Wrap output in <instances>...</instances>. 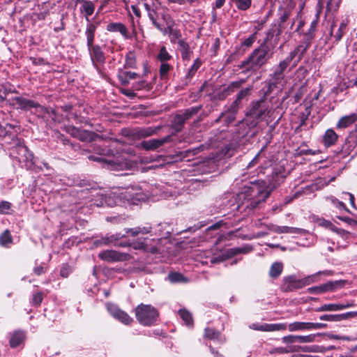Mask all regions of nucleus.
<instances>
[{
  "label": "nucleus",
  "mask_w": 357,
  "mask_h": 357,
  "mask_svg": "<svg viewBox=\"0 0 357 357\" xmlns=\"http://www.w3.org/2000/svg\"><path fill=\"white\" fill-rule=\"evenodd\" d=\"M271 56L272 53L270 52L268 46L262 44L241 63L240 68L255 71L263 66Z\"/></svg>",
  "instance_id": "1"
},
{
  "label": "nucleus",
  "mask_w": 357,
  "mask_h": 357,
  "mask_svg": "<svg viewBox=\"0 0 357 357\" xmlns=\"http://www.w3.org/2000/svg\"><path fill=\"white\" fill-rule=\"evenodd\" d=\"M270 194L264 181L257 183H252L250 186H245L243 191L238 195L239 199L251 200L252 203L257 204L264 201Z\"/></svg>",
  "instance_id": "2"
},
{
  "label": "nucleus",
  "mask_w": 357,
  "mask_h": 357,
  "mask_svg": "<svg viewBox=\"0 0 357 357\" xmlns=\"http://www.w3.org/2000/svg\"><path fill=\"white\" fill-rule=\"evenodd\" d=\"M138 321L144 326H151L156 321L158 312L150 305H139L135 310Z\"/></svg>",
  "instance_id": "3"
},
{
  "label": "nucleus",
  "mask_w": 357,
  "mask_h": 357,
  "mask_svg": "<svg viewBox=\"0 0 357 357\" xmlns=\"http://www.w3.org/2000/svg\"><path fill=\"white\" fill-rule=\"evenodd\" d=\"M315 278V275L305 278H299L295 275H291L285 276L283 278V282L288 288L301 289L312 283Z\"/></svg>",
  "instance_id": "4"
},
{
  "label": "nucleus",
  "mask_w": 357,
  "mask_h": 357,
  "mask_svg": "<svg viewBox=\"0 0 357 357\" xmlns=\"http://www.w3.org/2000/svg\"><path fill=\"white\" fill-rule=\"evenodd\" d=\"M11 102L13 105L17 106V109L29 110L31 108H36L40 112H43L45 110V108L38 103L22 97H15L11 99Z\"/></svg>",
  "instance_id": "5"
},
{
  "label": "nucleus",
  "mask_w": 357,
  "mask_h": 357,
  "mask_svg": "<svg viewBox=\"0 0 357 357\" xmlns=\"http://www.w3.org/2000/svg\"><path fill=\"white\" fill-rule=\"evenodd\" d=\"M107 309L110 314L124 324H130L132 319L125 312L119 309V307L112 303H107Z\"/></svg>",
  "instance_id": "6"
},
{
  "label": "nucleus",
  "mask_w": 357,
  "mask_h": 357,
  "mask_svg": "<svg viewBox=\"0 0 357 357\" xmlns=\"http://www.w3.org/2000/svg\"><path fill=\"white\" fill-rule=\"evenodd\" d=\"M250 328L259 331H285L287 329V324L278 323V324H260L254 323L250 326Z\"/></svg>",
  "instance_id": "7"
},
{
  "label": "nucleus",
  "mask_w": 357,
  "mask_h": 357,
  "mask_svg": "<svg viewBox=\"0 0 357 357\" xmlns=\"http://www.w3.org/2000/svg\"><path fill=\"white\" fill-rule=\"evenodd\" d=\"M16 149L19 155V160L20 162H24L26 168H31L33 165V153L29 151L28 148L24 144H19Z\"/></svg>",
  "instance_id": "8"
},
{
  "label": "nucleus",
  "mask_w": 357,
  "mask_h": 357,
  "mask_svg": "<svg viewBox=\"0 0 357 357\" xmlns=\"http://www.w3.org/2000/svg\"><path fill=\"white\" fill-rule=\"evenodd\" d=\"M128 257L129 255L126 253L115 250H105L99 254L100 259L109 262L125 261L128 259Z\"/></svg>",
  "instance_id": "9"
},
{
  "label": "nucleus",
  "mask_w": 357,
  "mask_h": 357,
  "mask_svg": "<svg viewBox=\"0 0 357 357\" xmlns=\"http://www.w3.org/2000/svg\"><path fill=\"white\" fill-rule=\"evenodd\" d=\"M250 250L246 248H231L225 250L218 257H212L210 259L211 264L219 263L238 253H247Z\"/></svg>",
  "instance_id": "10"
},
{
  "label": "nucleus",
  "mask_w": 357,
  "mask_h": 357,
  "mask_svg": "<svg viewBox=\"0 0 357 357\" xmlns=\"http://www.w3.org/2000/svg\"><path fill=\"white\" fill-rule=\"evenodd\" d=\"M301 47H296L294 50L291 51L288 56L285 57L282 61H281L278 65L273 67V70L277 73H279L282 75H284V72L286 69L289 66L291 61L297 55L298 52L300 50Z\"/></svg>",
  "instance_id": "11"
},
{
  "label": "nucleus",
  "mask_w": 357,
  "mask_h": 357,
  "mask_svg": "<svg viewBox=\"0 0 357 357\" xmlns=\"http://www.w3.org/2000/svg\"><path fill=\"white\" fill-rule=\"evenodd\" d=\"M354 305V301H346L342 303L324 304L317 307V312H335L342 310Z\"/></svg>",
  "instance_id": "12"
},
{
  "label": "nucleus",
  "mask_w": 357,
  "mask_h": 357,
  "mask_svg": "<svg viewBox=\"0 0 357 357\" xmlns=\"http://www.w3.org/2000/svg\"><path fill=\"white\" fill-rule=\"evenodd\" d=\"M140 189L134 188H127L123 192L121 193V199H125L128 202L135 203V201H139L144 199V196L140 192Z\"/></svg>",
  "instance_id": "13"
},
{
  "label": "nucleus",
  "mask_w": 357,
  "mask_h": 357,
  "mask_svg": "<svg viewBox=\"0 0 357 357\" xmlns=\"http://www.w3.org/2000/svg\"><path fill=\"white\" fill-rule=\"evenodd\" d=\"M346 284L347 282L344 280L330 281L322 286L310 287L307 290H335L337 289L347 288Z\"/></svg>",
  "instance_id": "14"
},
{
  "label": "nucleus",
  "mask_w": 357,
  "mask_h": 357,
  "mask_svg": "<svg viewBox=\"0 0 357 357\" xmlns=\"http://www.w3.org/2000/svg\"><path fill=\"white\" fill-rule=\"evenodd\" d=\"M357 121V114L351 113L349 115L342 116L336 123L337 129L346 128Z\"/></svg>",
  "instance_id": "15"
},
{
  "label": "nucleus",
  "mask_w": 357,
  "mask_h": 357,
  "mask_svg": "<svg viewBox=\"0 0 357 357\" xmlns=\"http://www.w3.org/2000/svg\"><path fill=\"white\" fill-rule=\"evenodd\" d=\"M91 59L93 64L96 62L98 63H104L105 62V56L103 52L101 50L100 47L98 45H93L89 48Z\"/></svg>",
  "instance_id": "16"
},
{
  "label": "nucleus",
  "mask_w": 357,
  "mask_h": 357,
  "mask_svg": "<svg viewBox=\"0 0 357 357\" xmlns=\"http://www.w3.org/2000/svg\"><path fill=\"white\" fill-rule=\"evenodd\" d=\"M107 30L110 32H119L126 39L129 38L128 29L121 22L109 23L107 26Z\"/></svg>",
  "instance_id": "17"
},
{
  "label": "nucleus",
  "mask_w": 357,
  "mask_h": 357,
  "mask_svg": "<svg viewBox=\"0 0 357 357\" xmlns=\"http://www.w3.org/2000/svg\"><path fill=\"white\" fill-rule=\"evenodd\" d=\"M167 142L166 138L152 139L147 141H143L141 143V147L145 150H154Z\"/></svg>",
  "instance_id": "18"
},
{
  "label": "nucleus",
  "mask_w": 357,
  "mask_h": 357,
  "mask_svg": "<svg viewBox=\"0 0 357 357\" xmlns=\"http://www.w3.org/2000/svg\"><path fill=\"white\" fill-rule=\"evenodd\" d=\"M89 160H93V161H98L100 162H104L109 166H111V168L113 169H123L124 167L127 166L126 163H121L119 161H114L111 160L105 159L103 158L100 157H96L93 155H90L89 157Z\"/></svg>",
  "instance_id": "19"
},
{
  "label": "nucleus",
  "mask_w": 357,
  "mask_h": 357,
  "mask_svg": "<svg viewBox=\"0 0 357 357\" xmlns=\"http://www.w3.org/2000/svg\"><path fill=\"white\" fill-rule=\"evenodd\" d=\"M204 337L207 339L216 341L220 344L225 342V339L222 337L221 333L211 328H206L204 330Z\"/></svg>",
  "instance_id": "20"
},
{
  "label": "nucleus",
  "mask_w": 357,
  "mask_h": 357,
  "mask_svg": "<svg viewBox=\"0 0 357 357\" xmlns=\"http://www.w3.org/2000/svg\"><path fill=\"white\" fill-rule=\"evenodd\" d=\"M338 138L337 133L333 129L326 130L323 136V142L326 146L329 147L335 144Z\"/></svg>",
  "instance_id": "21"
},
{
  "label": "nucleus",
  "mask_w": 357,
  "mask_h": 357,
  "mask_svg": "<svg viewBox=\"0 0 357 357\" xmlns=\"http://www.w3.org/2000/svg\"><path fill=\"white\" fill-rule=\"evenodd\" d=\"M25 333L22 331H15L10 339V344L12 347H17L20 346L25 340Z\"/></svg>",
  "instance_id": "22"
},
{
  "label": "nucleus",
  "mask_w": 357,
  "mask_h": 357,
  "mask_svg": "<svg viewBox=\"0 0 357 357\" xmlns=\"http://www.w3.org/2000/svg\"><path fill=\"white\" fill-rule=\"evenodd\" d=\"M168 280L172 283H188L190 280L182 273L173 271L170 272L167 276Z\"/></svg>",
  "instance_id": "23"
},
{
  "label": "nucleus",
  "mask_w": 357,
  "mask_h": 357,
  "mask_svg": "<svg viewBox=\"0 0 357 357\" xmlns=\"http://www.w3.org/2000/svg\"><path fill=\"white\" fill-rule=\"evenodd\" d=\"M119 245L121 247L131 246L135 250H146V238H137L135 241L132 243L124 242L119 243Z\"/></svg>",
  "instance_id": "24"
},
{
  "label": "nucleus",
  "mask_w": 357,
  "mask_h": 357,
  "mask_svg": "<svg viewBox=\"0 0 357 357\" xmlns=\"http://www.w3.org/2000/svg\"><path fill=\"white\" fill-rule=\"evenodd\" d=\"M181 319L188 327H192L194 321L192 314L185 308L180 309L178 312Z\"/></svg>",
  "instance_id": "25"
},
{
  "label": "nucleus",
  "mask_w": 357,
  "mask_h": 357,
  "mask_svg": "<svg viewBox=\"0 0 357 357\" xmlns=\"http://www.w3.org/2000/svg\"><path fill=\"white\" fill-rule=\"evenodd\" d=\"M95 10L94 3L90 1H84L82 6L80 8V10L82 13L84 14L85 18L87 22L89 21V16H91Z\"/></svg>",
  "instance_id": "26"
},
{
  "label": "nucleus",
  "mask_w": 357,
  "mask_h": 357,
  "mask_svg": "<svg viewBox=\"0 0 357 357\" xmlns=\"http://www.w3.org/2000/svg\"><path fill=\"white\" fill-rule=\"evenodd\" d=\"M266 110L265 105L263 102H256L250 110V113L252 115L261 118Z\"/></svg>",
  "instance_id": "27"
},
{
  "label": "nucleus",
  "mask_w": 357,
  "mask_h": 357,
  "mask_svg": "<svg viewBox=\"0 0 357 357\" xmlns=\"http://www.w3.org/2000/svg\"><path fill=\"white\" fill-rule=\"evenodd\" d=\"M96 29V26L92 23H89L86 29V36L87 40L88 47L90 48L92 46L94 39V34Z\"/></svg>",
  "instance_id": "28"
},
{
  "label": "nucleus",
  "mask_w": 357,
  "mask_h": 357,
  "mask_svg": "<svg viewBox=\"0 0 357 357\" xmlns=\"http://www.w3.org/2000/svg\"><path fill=\"white\" fill-rule=\"evenodd\" d=\"M283 271V264L282 262H274L270 267L269 276L272 278L279 277Z\"/></svg>",
  "instance_id": "29"
},
{
  "label": "nucleus",
  "mask_w": 357,
  "mask_h": 357,
  "mask_svg": "<svg viewBox=\"0 0 357 357\" xmlns=\"http://www.w3.org/2000/svg\"><path fill=\"white\" fill-rule=\"evenodd\" d=\"M151 231V227H137L132 229H126L125 232L126 234H130L131 236H135L140 234H149Z\"/></svg>",
  "instance_id": "30"
},
{
  "label": "nucleus",
  "mask_w": 357,
  "mask_h": 357,
  "mask_svg": "<svg viewBox=\"0 0 357 357\" xmlns=\"http://www.w3.org/2000/svg\"><path fill=\"white\" fill-rule=\"evenodd\" d=\"M287 328L291 332L308 330L307 322L296 321L287 324Z\"/></svg>",
  "instance_id": "31"
},
{
  "label": "nucleus",
  "mask_w": 357,
  "mask_h": 357,
  "mask_svg": "<svg viewBox=\"0 0 357 357\" xmlns=\"http://www.w3.org/2000/svg\"><path fill=\"white\" fill-rule=\"evenodd\" d=\"M179 50L181 52V56L183 59H189L190 56V50L189 45L183 40H179L178 42Z\"/></svg>",
  "instance_id": "32"
},
{
  "label": "nucleus",
  "mask_w": 357,
  "mask_h": 357,
  "mask_svg": "<svg viewBox=\"0 0 357 357\" xmlns=\"http://www.w3.org/2000/svg\"><path fill=\"white\" fill-rule=\"evenodd\" d=\"M148 13V16L150 19V20L152 22V24L160 31H164V32H167L166 30H163V25L161 24L160 23H159L158 21H157V17H158V14L155 11L154 9H151V10H149V12L147 13Z\"/></svg>",
  "instance_id": "33"
},
{
  "label": "nucleus",
  "mask_w": 357,
  "mask_h": 357,
  "mask_svg": "<svg viewBox=\"0 0 357 357\" xmlns=\"http://www.w3.org/2000/svg\"><path fill=\"white\" fill-rule=\"evenodd\" d=\"M273 230L278 234H282V233H290V234H296L298 233L301 229L296 228V227H290L287 226H275L273 228Z\"/></svg>",
  "instance_id": "34"
},
{
  "label": "nucleus",
  "mask_w": 357,
  "mask_h": 357,
  "mask_svg": "<svg viewBox=\"0 0 357 357\" xmlns=\"http://www.w3.org/2000/svg\"><path fill=\"white\" fill-rule=\"evenodd\" d=\"M161 18L164 21L165 25L167 26V28L169 29L170 32L172 33L173 36H177V32L173 31L172 29V26L174 24V22L171 17V16L167 13L164 12L160 14Z\"/></svg>",
  "instance_id": "35"
},
{
  "label": "nucleus",
  "mask_w": 357,
  "mask_h": 357,
  "mask_svg": "<svg viewBox=\"0 0 357 357\" xmlns=\"http://www.w3.org/2000/svg\"><path fill=\"white\" fill-rule=\"evenodd\" d=\"M172 59V56L167 52L165 46H162L157 55V59L161 63L167 62Z\"/></svg>",
  "instance_id": "36"
},
{
  "label": "nucleus",
  "mask_w": 357,
  "mask_h": 357,
  "mask_svg": "<svg viewBox=\"0 0 357 357\" xmlns=\"http://www.w3.org/2000/svg\"><path fill=\"white\" fill-rule=\"evenodd\" d=\"M13 243L12 236L8 230H6L0 236V245L3 247H8Z\"/></svg>",
  "instance_id": "37"
},
{
  "label": "nucleus",
  "mask_w": 357,
  "mask_h": 357,
  "mask_svg": "<svg viewBox=\"0 0 357 357\" xmlns=\"http://www.w3.org/2000/svg\"><path fill=\"white\" fill-rule=\"evenodd\" d=\"M327 199L338 210L349 212V210L347 208L344 203L338 200L336 197H335L333 196H331V197H328Z\"/></svg>",
  "instance_id": "38"
},
{
  "label": "nucleus",
  "mask_w": 357,
  "mask_h": 357,
  "mask_svg": "<svg viewBox=\"0 0 357 357\" xmlns=\"http://www.w3.org/2000/svg\"><path fill=\"white\" fill-rule=\"evenodd\" d=\"M284 78V75H282L279 73H277L273 70V73L271 76L270 79V85L276 86L278 84H281Z\"/></svg>",
  "instance_id": "39"
},
{
  "label": "nucleus",
  "mask_w": 357,
  "mask_h": 357,
  "mask_svg": "<svg viewBox=\"0 0 357 357\" xmlns=\"http://www.w3.org/2000/svg\"><path fill=\"white\" fill-rule=\"evenodd\" d=\"M349 23L348 19L343 20L342 22L340 23V27L337 29V32L334 35V37L335 38V40L338 42L341 40L344 33V30L346 29V27L347 26Z\"/></svg>",
  "instance_id": "40"
},
{
  "label": "nucleus",
  "mask_w": 357,
  "mask_h": 357,
  "mask_svg": "<svg viewBox=\"0 0 357 357\" xmlns=\"http://www.w3.org/2000/svg\"><path fill=\"white\" fill-rule=\"evenodd\" d=\"M197 112V110L194 108L188 109L185 112H184L182 114H178L176 118L178 119V121L179 123H183L188 119H189L191 116Z\"/></svg>",
  "instance_id": "41"
},
{
  "label": "nucleus",
  "mask_w": 357,
  "mask_h": 357,
  "mask_svg": "<svg viewBox=\"0 0 357 357\" xmlns=\"http://www.w3.org/2000/svg\"><path fill=\"white\" fill-rule=\"evenodd\" d=\"M202 65V62L199 59H195L194 61V63L191 66L190 69L189 70L188 74H187V78L191 79L197 70L199 68V67Z\"/></svg>",
  "instance_id": "42"
},
{
  "label": "nucleus",
  "mask_w": 357,
  "mask_h": 357,
  "mask_svg": "<svg viewBox=\"0 0 357 357\" xmlns=\"http://www.w3.org/2000/svg\"><path fill=\"white\" fill-rule=\"evenodd\" d=\"M126 236V234H122L121 233H116L115 234H112L109 236H107L104 238L105 243H115L119 240L124 238Z\"/></svg>",
  "instance_id": "43"
},
{
  "label": "nucleus",
  "mask_w": 357,
  "mask_h": 357,
  "mask_svg": "<svg viewBox=\"0 0 357 357\" xmlns=\"http://www.w3.org/2000/svg\"><path fill=\"white\" fill-rule=\"evenodd\" d=\"M316 335L310 334L308 335H296V342L310 343L313 342L315 340Z\"/></svg>",
  "instance_id": "44"
},
{
  "label": "nucleus",
  "mask_w": 357,
  "mask_h": 357,
  "mask_svg": "<svg viewBox=\"0 0 357 357\" xmlns=\"http://www.w3.org/2000/svg\"><path fill=\"white\" fill-rule=\"evenodd\" d=\"M126 66L128 68H135L136 66V59L133 52H129L126 57Z\"/></svg>",
  "instance_id": "45"
},
{
  "label": "nucleus",
  "mask_w": 357,
  "mask_h": 357,
  "mask_svg": "<svg viewBox=\"0 0 357 357\" xmlns=\"http://www.w3.org/2000/svg\"><path fill=\"white\" fill-rule=\"evenodd\" d=\"M44 297L43 291H36L33 294L31 298V303L33 305L38 306L41 303Z\"/></svg>",
  "instance_id": "46"
},
{
  "label": "nucleus",
  "mask_w": 357,
  "mask_h": 357,
  "mask_svg": "<svg viewBox=\"0 0 357 357\" xmlns=\"http://www.w3.org/2000/svg\"><path fill=\"white\" fill-rule=\"evenodd\" d=\"M172 68V67L167 62L161 63L160 67V75L162 78H166L168 75V73Z\"/></svg>",
  "instance_id": "47"
},
{
  "label": "nucleus",
  "mask_w": 357,
  "mask_h": 357,
  "mask_svg": "<svg viewBox=\"0 0 357 357\" xmlns=\"http://www.w3.org/2000/svg\"><path fill=\"white\" fill-rule=\"evenodd\" d=\"M238 8L245 10L251 5V0H235Z\"/></svg>",
  "instance_id": "48"
},
{
  "label": "nucleus",
  "mask_w": 357,
  "mask_h": 357,
  "mask_svg": "<svg viewBox=\"0 0 357 357\" xmlns=\"http://www.w3.org/2000/svg\"><path fill=\"white\" fill-rule=\"evenodd\" d=\"M333 231L335 232L337 235H339L340 237L345 240H348L350 237L353 236V234H351L350 232L345 231L342 229H339L337 227H335Z\"/></svg>",
  "instance_id": "49"
},
{
  "label": "nucleus",
  "mask_w": 357,
  "mask_h": 357,
  "mask_svg": "<svg viewBox=\"0 0 357 357\" xmlns=\"http://www.w3.org/2000/svg\"><path fill=\"white\" fill-rule=\"evenodd\" d=\"M341 0H327V8L330 10H336Z\"/></svg>",
  "instance_id": "50"
},
{
  "label": "nucleus",
  "mask_w": 357,
  "mask_h": 357,
  "mask_svg": "<svg viewBox=\"0 0 357 357\" xmlns=\"http://www.w3.org/2000/svg\"><path fill=\"white\" fill-rule=\"evenodd\" d=\"M308 331L324 328L327 326L326 324L324 323H311L307 322Z\"/></svg>",
  "instance_id": "51"
},
{
  "label": "nucleus",
  "mask_w": 357,
  "mask_h": 357,
  "mask_svg": "<svg viewBox=\"0 0 357 357\" xmlns=\"http://www.w3.org/2000/svg\"><path fill=\"white\" fill-rule=\"evenodd\" d=\"M11 204L6 201H1L0 202V213H8L10 208Z\"/></svg>",
  "instance_id": "52"
},
{
  "label": "nucleus",
  "mask_w": 357,
  "mask_h": 357,
  "mask_svg": "<svg viewBox=\"0 0 357 357\" xmlns=\"http://www.w3.org/2000/svg\"><path fill=\"white\" fill-rule=\"evenodd\" d=\"M318 224L322 227H324L326 228H328L329 229L333 231L335 228L336 227L335 225H333L330 221L326 220L325 219H320L318 220Z\"/></svg>",
  "instance_id": "53"
},
{
  "label": "nucleus",
  "mask_w": 357,
  "mask_h": 357,
  "mask_svg": "<svg viewBox=\"0 0 357 357\" xmlns=\"http://www.w3.org/2000/svg\"><path fill=\"white\" fill-rule=\"evenodd\" d=\"M255 40H256V34L255 33L252 34L251 36H250L248 38H247L242 42V45L249 47L253 44V43L255 41Z\"/></svg>",
  "instance_id": "54"
},
{
  "label": "nucleus",
  "mask_w": 357,
  "mask_h": 357,
  "mask_svg": "<svg viewBox=\"0 0 357 357\" xmlns=\"http://www.w3.org/2000/svg\"><path fill=\"white\" fill-rule=\"evenodd\" d=\"M71 271V268L68 264H64L60 270V275L63 278H67L70 275Z\"/></svg>",
  "instance_id": "55"
},
{
  "label": "nucleus",
  "mask_w": 357,
  "mask_h": 357,
  "mask_svg": "<svg viewBox=\"0 0 357 357\" xmlns=\"http://www.w3.org/2000/svg\"><path fill=\"white\" fill-rule=\"evenodd\" d=\"M251 90V87H248L243 90H241L237 95L236 100H235L234 103H237L239 102L241 99H243L244 97H245L249 91Z\"/></svg>",
  "instance_id": "56"
},
{
  "label": "nucleus",
  "mask_w": 357,
  "mask_h": 357,
  "mask_svg": "<svg viewBox=\"0 0 357 357\" xmlns=\"http://www.w3.org/2000/svg\"><path fill=\"white\" fill-rule=\"evenodd\" d=\"M282 342L285 344H291L296 342V335H289L284 336L282 338Z\"/></svg>",
  "instance_id": "57"
},
{
  "label": "nucleus",
  "mask_w": 357,
  "mask_h": 357,
  "mask_svg": "<svg viewBox=\"0 0 357 357\" xmlns=\"http://www.w3.org/2000/svg\"><path fill=\"white\" fill-rule=\"evenodd\" d=\"M335 314H324L319 317V319L331 322H337Z\"/></svg>",
  "instance_id": "58"
},
{
  "label": "nucleus",
  "mask_w": 357,
  "mask_h": 357,
  "mask_svg": "<svg viewBox=\"0 0 357 357\" xmlns=\"http://www.w3.org/2000/svg\"><path fill=\"white\" fill-rule=\"evenodd\" d=\"M137 74L132 72H128V71H123L121 73V78H123V77H127L128 82L130 79H135L137 77Z\"/></svg>",
  "instance_id": "59"
},
{
  "label": "nucleus",
  "mask_w": 357,
  "mask_h": 357,
  "mask_svg": "<svg viewBox=\"0 0 357 357\" xmlns=\"http://www.w3.org/2000/svg\"><path fill=\"white\" fill-rule=\"evenodd\" d=\"M146 87H148V84L144 80L139 81L138 82L135 83L132 86L134 90H141Z\"/></svg>",
  "instance_id": "60"
},
{
  "label": "nucleus",
  "mask_w": 357,
  "mask_h": 357,
  "mask_svg": "<svg viewBox=\"0 0 357 357\" xmlns=\"http://www.w3.org/2000/svg\"><path fill=\"white\" fill-rule=\"evenodd\" d=\"M289 351V350H288L285 347H278V348H275L273 350H271L270 351V353L271 354H275V353L285 354V353H288Z\"/></svg>",
  "instance_id": "61"
},
{
  "label": "nucleus",
  "mask_w": 357,
  "mask_h": 357,
  "mask_svg": "<svg viewBox=\"0 0 357 357\" xmlns=\"http://www.w3.org/2000/svg\"><path fill=\"white\" fill-rule=\"evenodd\" d=\"M337 218L344 222H347L349 225H354L356 224V221L349 217H340L338 216Z\"/></svg>",
  "instance_id": "62"
},
{
  "label": "nucleus",
  "mask_w": 357,
  "mask_h": 357,
  "mask_svg": "<svg viewBox=\"0 0 357 357\" xmlns=\"http://www.w3.org/2000/svg\"><path fill=\"white\" fill-rule=\"evenodd\" d=\"M342 195L349 196V202L353 208H356L355 202H354V196L351 193L349 192H343Z\"/></svg>",
  "instance_id": "63"
},
{
  "label": "nucleus",
  "mask_w": 357,
  "mask_h": 357,
  "mask_svg": "<svg viewBox=\"0 0 357 357\" xmlns=\"http://www.w3.org/2000/svg\"><path fill=\"white\" fill-rule=\"evenodd\" d=\"M301 350L303 351H305V352H315L317 351V350L314 349L315 347L314 346H305V347H301Z\"/></svg>",
  "instance_id": "64"
}]
</instances>
